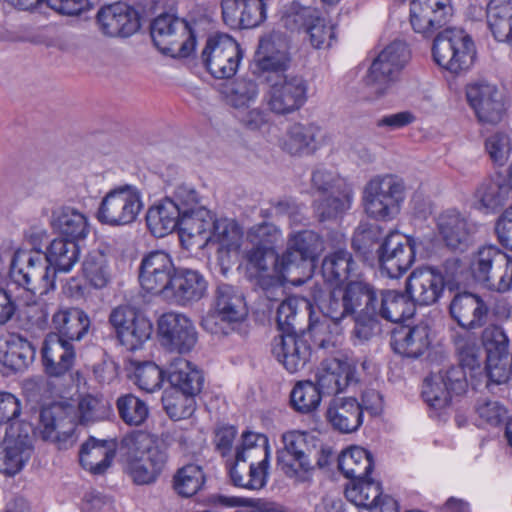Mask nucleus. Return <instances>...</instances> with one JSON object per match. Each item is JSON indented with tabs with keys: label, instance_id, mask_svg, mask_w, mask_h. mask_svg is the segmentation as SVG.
<instances>
[{
	"label": "nucleus",
	"instance_id": "f257e3e1",
	"mask_svg": "<svg viewBox=\"0 0 512 512\" xmlns=\"http://www.w3.org/2000/svg\"><path fill=\"white\" fill-rule=\"evenodd\" d=\"M279 335L272 342V352H313L336 349L342 336L332 331L327 321L315 319L312 303L306 298L288 297L276 311Z\"/></svg>",
	"mask_w": 512,
	"mask_h": 512
},
{
	"label": "nucleus",
	"instance_id": "f03ea898",
	"mask_svg": "<svg viewBox=\"0 0 512 512\" xmlns=\"http://www.w3.org/2000/svg\"><path fill=\"white\" fill-rule=\"evenodd\" d=\"M122 446L128 450L126 472L133 483H156L168 463L167 445L146 432L134 431L122 439Z\"/></svg>",
	"mask_w": 512,
	"mask_h": 512
},
{
	"label": "nucleus",
	"instance_id": "7ed1b4c3",
	"mask_svg": "<svg viewBox=\"0 0 512 512\" xmlns=\"http://www.w3.org/2000/svg\"><path fill=\"white\" fill-rule=\"evenodd\" d=\"M197 22L164 12L150 23V35L155 47L173 58H188L196 49Z\"/></svg>",
	"mask_w": 512,
	"mask_h": 512
},
{
	"label": "nucleus",
	"instance_id": "20e7f679",
	"mask_svg": "<svg viewBox=\"0 0 512 512\" xmlns=\"http://www.w3.org/2000/svg\"><path fill=\"white\" fill-rule=\"evenodd\" d=\"M460 363L450 367L444 374H431L426 377L422 386L424 401L434 409L447 407L453 396L466 392L468 387L467 369L473 377L476 370H480L477 354H461Z\"/></svg>",
	"mask_w": 512,
	"mask_h": 512
},
{
	"label": "nucleus",
	"instance_id": "39448f33",
	"mask_svg": "<svg viewBox=\"0 0 512 512\" xmlns=\"http://www.w3.org/2000/svg\"><path fill=\"white\" fill-rule=\"evenodd\" d=\"M476 55L473 38L463 29L446 28L433 40V60L452 74L468 71L473 66Z\"/></svg>",
	"mask_w": 512,
	"mask_h": 512
},
{
	"label": "nucleus",
	"instance_id": "423d86ee",
	"mask_svg": "<svg viewBox=\"0 0 512 512\" xmlns=\"http://www.w3.org/2000/svg\"><path fill=\"white\" fill-rule=\"evenodd\" d=\"M405 183L394 174L372 178L363 190L365 212L371 218L387 221L400 211L405 200Z\"/></svg>",
	"mask_w": 512,
	"mask_h": 512
},
{
	"label": "nucleus",
	"instance_id": "0eeeda50",
	"mask_svg": "<svg viewBox=\"0 0 512 512\" xmlns=\"http://www.w3.org/2000/svg\"><path fill=\"white\" fill-rule=\"evenodd\" d=\"M144 205L141 191L134 185H118L101 199L96 219L102 225L123 227L136 222Z\"/></svg>",
	"mask_w": 512,
	"mask_h": 512
},
{
	"label": "nucleus",
	"instance_id": "6e6552de",
	"mask_svg": "<svg viewBox=\"0 0 512 512\" xmlns=\"http://www.w3.org/2000/svg\"><path fill=\"white\" fill-rule=\"evenodd\" d=\"M473 279L490 290L508 291L512 284V257L494 245L475 252L469 265Z\"/></svg>",
	"mask_w": 512,
	"mask_h": 512
},
{
	"label": "nucleus",
	"instance_id": "1a4fd4ad",
	"mask_svg": "<svg viewBox=\"0 0 512 512\" xmlns=\"http://www.w3.org/2000/svg\"><path fill=\"white\" fill-rule=\"evenodd\" d=\"M243 58L239 43L228 34H214L207 38L200 54V62L215 79L232 78Z\"/></svg>",
	"mask_w": 512,
	"mask_h": 512
},
{
	"label": "nucleus",
	"instance_id": "9d476101",
	"mask_svg": "<svg viewBox=\"0 0 512 512\" xmlns=\"http://www.w3.org/2000/svg\"><path fill=\"white\" fill-rule=\"evenodd\" d=\"M411 57L408 45L401 40L388 44L373 60L365 77V83L378 95L386 90L400 78Z\"/></svg>",
	"mask_w": 512,
	"mask_h": 512
},
{
	"label": "nucleus",
	"instance_id": "9b49d317",
	"mask_svg": "<svg viewBox=\"0 0 512 512\" xmlns=\"http://www.w3.org/2000/svg\"><path fill=\"white\" fill-rule=\"evenodd\" d=\"M282 22L291 32L305 33V39L315 49L328 48L335 39V27L317 8L293 3L290 11L283 16Z\"/></svg>",
	"mask_w": 512,
	"mask_h": 512
},
{
	"label": "nucleus",
	"instance_id": "f8f14e48",
	"mask_svg": "<svg viewBox=\"0 0 512 512\" xmlns=\"http://www.w3.org/2000/svg\"><path fill=\"white\" fill-rule=\"evenodd\" d=\"M116 339L128 352L143 348L153 332L151 321L138 308L120 305L114 308L108 319Z\"/></svg>",
	"mask_w": 512,
	"mask_h": 512
},
{
	"label": "nucleus",
	"instance_id": "ddd939ff",
	"mask_svg": "<svg viewBox=\"0 0 512 512\" xmlns=\"http://www.w3.org/2000/svg\"><path fill=\"white\" fill-rule=\"evenodd\" d=\"M77 417L72 405L53 403L41 409L37 433L44 441L57 443L60 448L66 447L73 442Z\"/></svg>",
	"mask_w": 512,
	"mask_h": 512
},
{
	"label": "nucleus",
	"instance_id": "4468645a",
	"mask_svg": "<svg viewBox=\"0 0 512 512\" xmlns=\"http://www.w3.org/2000/svg\"><path fill=\"white\" fill-rule=\"evenodd\" d=\"M376 254L381 271L390 278H398L413 265L416 243L411 237L391 232L384 237Z\"/></svg>",
	"mask_w": 512,
	"mask_h": 512
},
{
	"label": "nucleus",
	"instance_id": "2eb2a0df",
	"mask_svg": "<svg viewBox=\"0 0 512 512\" xmlns=\"http://www.w3.org/2000/svg\"><path fill=\"white\" fill-rule=\"evenodd\" d=\"M466 99L482 124L496 125L503 119L506 107L498 87L486 80L469 83L465 89Z\"/></svg>",
	"mask_w": 512,
	"mask_h": 512
},
{
	"label": "nucleus",
	"instance_id": "dca6fc26",
	"mask_svg": "<svg viewBox=\"0 0 512 512\" xmlns=\"http://www.w3.org/2000/svg\"><path fill=\"white\" fill-rule=\"evenodd\" d=\"M177 268L165 251H151L143 256L139 266L140 286L146 292L165 297Z\"/></svg>",
	"mask_w": 512,
	"mask_h": 512
},
{
	"label": "nucleus",
	"instance_id": "f3484780",
	"mask_svg": "<svg viewBox=\"0 0 512 512\" xmlns=\"http://www.w3.org/2000/svg\"><path fill=\"white\" fill-rule=\"evenodd\" d=\"M9 274L14 283L34 294L47 293L55 288L57 273L40 251L28 255L25 267H18L14 259Z\"/></svg>",
	"mask_w": 512,
	"mask_h": 512
},
{
	"label": "nucleus",
	"instance_id": "a211bd4d",
	"mask_svg": "<svg viewBox=\"0 0 512 512\" xmlns=\"http://www.w3.org/2000/svg\"><path fill=\"white\" fill-rule=\"evenodd\" d=\"M323 248L321 236L313 230L292 232L288 236L286 250L281 254L279 270L291 274L307 263L312 264Z\"/></svg>",
	"mask_w": 512,
	"mask_h": 512
},
{
	"label": "nucleus",
	"instance_id": "6ab92c4d",
	"mask_svg": "<svg viewBox=\"0 0 512 512\" xmlns=\"http://www.w3.org/2000/svg\"><path fill=\"white\" fill-rule=\"evenodd\" d=\"M308 439L306 432L289 431L283 434L284 449L278 452V463L287 477L303 481L304 475L313 469V451Z\"/></svg>",
	"mask_w": 512,
	"mask_h": 512
},
{
	"label": "nucleus",
	"instance_id": "aec40b11",
	"mask_svg": "<svg viewBox=\"0 0 512 512\" xmlns=\"http://www.w3.org/2000/svg\"><path fill=\"white\" fill-rule=\"evenodd\" d=\"M157 326L159 341L170 352H191L197 343L193 323L182 314L165 313L158 319Z\"/></svg>",
	"mask_w": 512,
	"mask_h": 512
},
{
	"label": "nucleus",
	"instance_id": "412c9836",
	"mask_svg": "<svg viewBox=\"0 0 512 512\" xmlns=\"http://www.w3.org/2000/svg\"><path fill=\"white\" fill-rule=\"evenodd\" d=\"M453 14L450 0H411L410 23L416 33L432 37Z\"/></svg>",
	"mask_w": 512,
	"mask_h": 512
},
{
	"label": "nucleus",
	"instance_id": "4be33fe9",
	"mask_svg": "<svg viewBox=\"0 0 512 512\" xmlns=\"http://www.w3.org/2000/svg\"><path fill=\"white\" fill-rule=\"evenodd\" d=\"M308 85L301 76H285L270 83L268 105L272 112L286 115L299 110L307 101Z\"/></svg>",
	"mask_w": 512,
	"mask_h": 512
},
{
	"label": "nucleus",
	"instance_id": "5701e85b",
	"mask_svg": "<svg viewBox=\"0 0 512 512\" xmlns=\"http://www.w3.org/2000/svg\"><path fill=\"white\" fill-rule=\"evenodd\" d=\"M97 22L101 31L111 37H129L141 26L138 11L121 2L102 7L97 13Z\"/></svg>",
	"mask_w": 512,
	"mask_h": 512
},
{
	"label": "nucleus",
	"instance_id": "b1692460",
	"mask_svg": "<svg viewBox=\"0 0 512 512\" xmlns=\"http://www.w3.org/2000/svg\"><path fill=\"white\" fill-rule=\"evenodd\" d=\"M290 62L287 50L276 49L271 40L261 39L250 71L259 81L270 84L285 77Z\"/></svg>",
	"mask_w": 512,
	"mask_h": 512
},
{
	"label": "nucleus",
	"instance_id": "393cba45",
	"mask_svg": "<svg viewBox=\"0 0 512 512\" xmlns=\"http://www.w3.org/2000/svg\"><path fill=\"white\" fill-rule=\"evenodd\" d=\"M208 282L198 270L178 267L164 298L180 306L200 301L206 294Z\"/></svg>",
	"mask_w": 512,
	"mask_h": 512
},
{
	"label": "nucleus",
	"instance_id": "a878e982",
	"mask_svg": "<svg viewBox=\"0 0 512 512\" xmlns=\"http://www.w3.org/2000/svg\"><path fill=\"white\" fill-rule=\"evenodd\" d=\"M355 365L345 359L327 357L317 369L316 387L323 396L337 395L355 381Z\"/></svg>",
	"mask_w": 512,
	"mask_h": 512
},
{
	"label": "nucleus",
	"instance_id": "bb28decb",
	"mask_svg": "<svg viewBox=\"0 0 512 512\" xmlns=\"http://www.w3.org/2000/svg\"><path fill=\"white\" fill-rule=\"evenodd\" d=\"M437 230L451 250L464 252L473 242L474 225L456 209H447L437 217Z\"/></svg>",
	"mask_w": 512,
	"mask_h": 512
},
{
	"label": "nucleus",
	"instance_id": "cd10ccee",
	"mask_svg": "<svg viewBox=\"0 0 512 512\" xmlns=\"http://www.w3.org/2000/svg\"><path fill=\"white\" fill-rule=\"evenodd\" d=\"M506 184L501 173L482 179L472 194L471 208L483 214L499 212L509 199L510 191Z\"/></svg>",
	"mask_w": 512,
	"mask_h": 512
},
{
	"label": "nucleus",
	"instance_id": "c85d7f7f",
	"mask_svg": "<svg viewBox=\"0 0 512 512\" xmlns=\"http://www.w3.org/2000/svg\"><path fill=\"white\" fill-rule=\"evenodd\" d=\"M445 286L438 273L431 267L414 270L406 280L405 290L415 303V306L435 304L443 295Z\"/></svg>",
	"mask_w": 512,
	"mask_h": 512
},
{
	"label": "nucleus",
	"instance_id": "c756f323",
	"mask_svg": "<svg viewBox=\"0 0 512 512\" xmlns=\"http://www.w3.org/2000/svg\"><path fill=\"white\" fill-rule=\"evenodd\" d=\"M325 417L332 429L341 434L356 432L363 424L362 410L354 397H334Z\"/></svg>",
	"mask_w": 512,
	"mask_h": 512
},
{
	"label": "nucleus",
	"instance_id": "7c9ffc66",
	"mask_svg": "<svg viewBox=\"0 0 512 512\" xmlns=\"http://www.w3.org/2000/svg\"><path fill=\"white\" fill-rule=\"evenodd\" d=\"M449 311L461 327L474 329L485 324L489 309L479 296L464 292L454 296Z\"/></svg>",
	"mask_w": 512,
	"mask_h": 512
},
{
	"label": "nucleus",
	"instance_id": "2f4dec72",
	"mask_svg": "<svg viewBox=\"0 0 512 512\" xmlns=\"http://www.w3.org/2000/svg\"><path fill=\"white\" fill-rule=\"evenodd\" d=\"M116 450L117 443L115 440H98L91 436L81 445L79 451L80 464L90 473L102 475L111 466Z\"/></svg>",
	"mask_w": 512,
	"mask_h": 512
},
{
	"label": "nucleus",
	"instance_id": "473e14b6",
	"mask_svg": "<svg viewBox=\"0 0 512 512\" xmlns=\"http://www.w3.org/2000/svg\"><path fill=\"white\" fill-rule=\"evenodd\" d=\"M213 309L217 316L226 322H241L248 315L243 292L233 285L220 283L214 292Z\"/></svg>",
	"mask_w": 512,
	"mask_h": 512
},
{
	"label": "nucleus",
	"instance_id": "72a5a7b5",
	"mask_svg": "<svg viewBox=\"0 0 512 512\" xmlns=\"http://www.w3.org/2000/svg\"><path fill=\"white\" fill-rule=\"evenodd\" d=\"M166 378L171 390L190 395H198L204 384V376L190 361L183 357H175L165 368Z\"/></svg>",
	"mask_w": 512,
	"mask_h": 512
},
{
	"label": "nucleus",
	"instance_id": "f704fd0d",
	"mask_svg": "<svg viewBox=\"0 0 512 512\" xmlns=\"http://www.w3.org/2000/svg\"><path fill=\"white\" fill-rule=\"evenodd\" d=\"M377 302L375 314L386 321L399 323L412 318L416 312L415 303L406 291L380 290Z\"/></svg>",
	"mask_w": 512,
	"mask_h": 512
},
{
	"label": "nucleus",
	"instance_id": "c9c22d12",
	"mask_svg": "<svg viewBox=\"0 0 512 512\" xmlns=\"http://www.w3.org/2000/svg\"><path fill=\"white\" fill-rule=\"evenodd\" d=\"M52 227L59 234V237L77 244L84 241L90 233L87 216L70 206H64L53 211Z\"/></svg>",
	"mask_w": 512,
	"mask_h": 512
},
{
	"label": "nucleus",
	"instance_id": "e433bc0d",
	"mask_svg": "<svg viewBox=\"0 0 512 512\" xmlns=\"http://www.w3.org/2000/svg\"><path fill=\"white\" fill-rule=\"evenodd\" d=\"M33 447L28 437H11L0 444V473L13 477L20 473L32 455Z\"/></svg>",
	"mask_w": 512,
	"mask_h": 512
},
{
	"label": "nucleus",
	"instance_id": "4c0bfd02",
	"mask_svg": "<svg viewBox=\"0 0 512 512\" xmlns=\"http://www.w3.org/2000/svg\"><path fill=\"white\" fill-rule=\"evenodd\" d=\"M169 197L152 206L146 213V223L150 231L157 237H163L178 231L182 213Z\"/></svg>",
	"mask_w": 512,
	"mask_h": 512
},
{
	"label": "nucleus",
	"instance_id": "58836bf2",
	"mask_svg": "<svg viewBox=\"0 0 512 512\" xmlns=\"http://www.w3.org/2000/svg\"><path fill=\"white\" fill-rule=\"evenodd\" d=\"M55 330L73 342L80 341L89 331L90 318L85 311L77 307L61 308L52 315Z\"/></svg>",
	"mask_w": 512,
	"mask_h": 512
},
{
	"label": "nucleus",
	"instance_id": "ea45409f",
	"mask_svg": "<svg viewBox=\"0 0 512 512\" xmlns=\"http://www.w3.org/2000/svg\"><path fill=\"white\" fill-rule=\"evenodd\" d=\"M390 345L393 352H425L430 345L428 330L399 324L391 331Z\"/></svg>",
	"mask_w": 512,
	"mask_h": 512
},
{
	"label": "nucleus",
	"instance_id": "a19ab883",
	"mask_svg": "<svg viewBox=\"0 0 512 512\" xmlns=\"http://www.w3.org/2000/svg\"><path fill=\"white\" fill-rule=\"evenodd\" d=\"M243 239V230L233 219L220 218L215 219L207 243H216L219 245L218 252L226 254L237 253L241 247Z\"/></svg>",
	"mask_w": 512,
	"mask_h": 512
},
{
	"label": "nucleus",
	"instance_id": "79ce46f5",
	"mask_svg": "<svg viewBox=\"0 0 512 512\" xmlns=\"http://www.w3.org/2000/svg\"><path fill=\"white\" fill-rule=\"evenodd\" d=\"M338 467L350 481L367 478L374 467L373 456L368 450L354 446L341 453Z\"/></svg>",
	"mask_w": 512,
	"mask_h": 512
},
{
	"label": "nucleus",
	"instance_id": "37998d69",
	"mask_svg": "<svg viewBox=\"0 0 512 512\" xmlns=\"http://www.w3.org/2000/svg\"><path fill=\"white\" fill-rule=\"evenodd\" d=\"M42 254L56 273L69 272L79 260L80 247L76 242L57 237L49 243Z\"/></svg>",
	"mask_w": 512,
	"mask_h": 512
},
{
	"label": "nucleus",
	"instance_id": "c03bdc74",
	"mask_svg": "<svg viewBox=\"0 0 512 512\" xmlns=\"http://www.w3.org/2000/svg\"><path fill=\"white\" fill-rule=\"evenodd\" d=\"M82 273L95 289H102L108 285L111 280V269L105 248L92 249L85 255L82 262Z\"/></svg>",
	"mask_w": 512,
	"mask_h": 512
},
{
	"label": "nucleus",
	"instance_id": "a18cd8bd",
	"mask_svg": "<svg viewBox=\"0 0 512 512\" xmlns=\"http://www.w3.org/2000/svg\"><path fill=\"white\" fill-rule=\"evenodd\" d=\"M343 294L341 287H335L327 294L321 296L316 304L322 313V318L315 317L319 321H327L330 324L331 330L337 331L342 337L343 335L338 324L346 316L352 315Z\"/></svg>",
	"mask_w": 512,
	"mask_h": 512
},
{
	"label": "nucleus",
	"instance_id": "49530a36",
	"mask_svg": "<svg viewBox=\"0 0 512 512\" xmlns=\"http://www.w3.org/2000/svg\"><path fill=\"white\" fill-rule=\"evenodd\" d=\"M214 220L210 211L204 206L183 213L180 217L178 234L181 241L187 237L189 240L199 238L203 243H207Z\"/></svg>",
	"mask_w": 512,
	"mask_h": 512
},
{
	"label": "nucleus",
	"instance_id": "de8ad7c7",
	"mask_svg": "<svg viewBox=\"0 0 512 512\" xmlns=\"http://www.w3.org/2000/svg\"><path fill=\"white\" fill-rule=\"evenodd\" d=\"M343 290L346 304L352 315L362 312H376L379 291L373 285L362 280L349 281Z\"/></svg>",
	"mask_w": 512,
	"mask_h": 512
},
{
	"label": "nucleus",
	"instance_id": "09e8293b",
	"mask_svg": "<svg viewBox=\"0 0 512 512\" xmlns=\"http://www.w3.org/2000/svg\"><path fill=\"white\" fill-rule=\"evenodd\" d=\"M381 496L380 482L370 477L351 480L346 485L345 497L356 507L368 510L376 509Z\"/></svg>",
	"mask_w": 512,
	"mask_h": 512
},
{
	"label": "nucleus",
	"instance_id": "8fccbe9b",
	"mask_svg": "<svg viewBox=\"0 0 512 512\" xmlns=\"http://www.w3.org/2000/svg\"><path fill=\"white\" fill-rule=\"evenodd\" d=\"M356 269L352 254L346 250H337L327 255L321 265L324 280L330 284H340L348 280Z\"/></svg>",
	"mask_w": 512,
	"mask_h": 512
},
{
	"label": "nucleus",
	"instance_id": "3c124183",
	"mask_svg": "<svg viewBox=\"0 0 512 512\" xmlns=\"http://www.w3.org/2000/svg\"><path fill=\"white\" fill-rule=\"evenodd\" d=\"M353 190L350 186L320 196L315 201V211L321 222L336 219L351 207Z\"/></svg>",
	"mask_w": 512,
	"mask_h": 512
},
{
	"label": "nucleus",
	"instance_id": "603ef678",
	"mask_svg": "<svg viewBox=\"0 0 512 512\" xmlns=\"http://www.w3.org/2000/svg\"><path fill=\"white\" fill-rule=\"evenodd\" d=\"M173 489L182 497L195 495L205 483V474L201 466L187 464L179 468L173 476Z\"/></svg>",
	"mask_w": 512,
	"mask_h": 512
},
{
	"label": "nucleus",
	"instance_id": "864d4df0",
	"mask_svg": "<svg viewBox=\"0 0 512 512\" xmlns=\"http://www.w3.org/2000/svg\"><path fill=\"white\" fill-rule=\"evenodd\" d=\"M383 239V229L378 224L360 223L353 234L351 246L356 253L368 260Z\"/></svg>",
	"mask_w": 512,
	"mask_h": 512
},
{
	"label": "nucleus",
	"instance_id": "5fc2aeb1",
	"mask_svg": "<svg viewBox=\"0 0 512 512\" xmlns=\"http://www.w3.org/2000/svg\"><path fill=\"white\" fill-rule=\"evenodd\" d=\"M317 132L318 128L314 125L295 123L288 131L285 149L292 155L314 152Z\"/></svg>",
	"mask_w": 512,
	"mask_h": 512
},
{
	"label": "nucleus",
	"instance_id": "6e6d98bb",
	"mask_svg": "<svg viewBox=\"0 0 512 512\" xmlns=\"http://www.w3.org/2000/svg\"><path fill=\"white\" fill-rule=\"evenodd\" d=\"M322 397L314 382L307 380L295 385L290 395V402L296 411L307 414L317 409Z\"/></svg>",
	"mask_w": 512,
	"mask_h": 512
},
{
	"label": "nucleus",
	"instance_id": "4d7b16f0",
	"mask_svg": "<svg viewBox=\"0 0 512 512\" xmlns=\"http://www.w3.org/2000/svg\"><path fill=\"white\" fill-rule=\"evenodd\" d=\"M257 81L259 80L253 75L236 79L227 95L229 104L235 109L247 108L258 96Z\"/></svg>",
	"mask_w": 512,
	"mask_h": 512
},
{
	"label": "nucleus",
	"instance_id": "13d9d810",
	"mask_svg": "<svg viewBox=\"0 0 512 512\" xmlns=\"http://www.w3.org/2000/svg\"><path fill=\"white\" fill-rule=\"evenodd\" d=\"M195 396L177 390L166 391L162 397L163 407L173 420L189 418L195 411Z\"/></svg>",
	"mask_w": 512,
	"mask_h": 512
},
{
	"label": "nucleus",
	"instance_id": "bf43d9fd",
	"mask_svg": "<svg viewBox=\"0 0 512 512\" xmlns=\"http://www.w3.org/2000/svg\"><path fill=\"white\" fill-rule=\"evenodd\" d=\"M117 409L123 422L130 426L142 425L149 415L147 404L133 394L119 397Z\"/></svg>",
	"mask_w": 512,
	"mask_h": 512
},
{
	"label": "nucleus",
	"instance_id": "052dcab7",
	"mask_svg": "<svg viewBox=\"0 0 512 512\" xmlns=\"http://www.w3.org/2000/svg\"><path fill=\"white\" fill-rule=\"evenodd\" d=\"M241 444L236 447L235 458L237 461L247 462L257 457H269L268 439L263 434L246 431L242 434Z\"/></svg>",
	"mask_w": 512,
	"mask_h": 512
},
{
	"label": "nucleus",
	"instance_id": "680f3d73",
	"mask_svg": "<svg viewBox=\"0 0 512 512\" xmlns=\"http://www.w3.org/2000/svg\"><path fill=\"white\" fill-rule=\"evenodd\" d=\"M486 387L506 383L512 375V354H486Z\"/></svg>",
	"mask_w": 512,
	"mask_h": 512
},
{
	"label": "nucleus",
	"instance_id": "e2e57ef3",
	"mask_svg": "<svg viewBox=\"0 0 512 512\" xmlns=\"http://www.w3.org/2000/svg\"><path fill=\"white\" fill-rule=\"evenodd\" d=\"M281 260V255L276 253L274 247H267L261 244H255L246 253V261L251 269L257 270V272H267L270 265H273L274 272L282 276L288 273H282L279 270L278 264Z\"/></svg>",
	"mask_w": 512,
	"mask_h": 512
},
{
	"label": "nucleus",
	"instance_id": "0e129e2a",
	"mask_svg": "<svg viewBox=\"0 0 512 512\" xmlns=\"http://www.w3.org/2000/svg\"><path fill=\"white\" fill-rule=\"evenodd\" d=\"M166 376L165 369L160 368L153 362H144L135 369L136 383L142 390L154 392L161 388Z\"/></svg>",
	"mask_w": 512,
	"mask_h": 512
},
{
	"label": "nucleus",
	"instance_id": "69168bd1",
	"mask_svg": "<svg viewBox=\"0 0 512 512\" xmlns=\"http://www.w3.org/2000/svg\"><path fill=\"white\" fill-rule=\"evenodd\" d=\"M485 149L493 163L503 166L512 150L510 137L504 132H495L486 139Z\"/></svg>",
	"mask_w": 512,
	"mask_h": 512
},
{
	"label": "nucleus",
	"instance_id": "338daca9",
	"mask_svg": "<svg viewBox=\"0 0 512 512\" xmlns=\"http://www.w3.org/2000/svg\"><path fill=\"white\" fill-rule=\"evenodd\" d=\"M434 273H438L443 279V284L450 290L457 288L463 281L465 266L457 257L447 258L438 266H430Z\"/></svg>",
	"mask_w": 512,
	"mask_h": 512
},
{
	"label": "nucleus",
	"instance_id": "774afa93",
	"mask_svg": "<svg viewBox=\"0 0 512 512\" xmlns=\"http://www.w3.org/2000/svg\"><path fill=\"white\" fill-rule=\"evenodd\" d=\"M311 184L312 188L315 189L320 196L333 193L349 186L343 179L324 168H317L312 172Z\"/></svg>",
	"mask_w": 512,
	"mask_h": 512
}]
</instances>
